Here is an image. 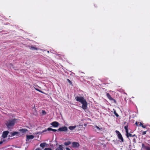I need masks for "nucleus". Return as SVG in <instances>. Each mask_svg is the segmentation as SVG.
<instances>
[{
  "instance_id": "nucleus-29",
  "label": "nucleus",
  "mask_w": 150,
  "mask_h": 150,
  "mask_svg": "<svg viewBox=\"0 0 150 150\" xmlns=\"http://www.w3.org/2000/svg\"><path fill=\"white\" fill-rule=\"evenodd\" d=\"M139 125L140 126H142V125H143L142 123L141 122H139Z\"/></svg>"
},
{
  "instance_id": "nucleus-4",
  "label": "nucleus",
  "mask_w": 150,
  "mask_h": 150,
  "mask_svg": "<svg viewBox=\"0 0 150 150\" xmlns=\"http://www.w3.org/2000/svg\"><path fill=\"white\" fill-rule=\"evenodd\" d=\"M115 132L117 135L118 138L120 140V142H123L124 139L118 130H116Z\"/></svg>"
},
{
  "instance_id": "nucleus-5",
  "label": "nucleus",
  "mask_w": 150,
  "mask_h": 150,
  "mask_svg": "<svg viewBox=\"0 0 150 150\" xmlns=\"http://www.w3.org/2000/svg\"><path fill=\"white\" fill-rule=\"evenodd\" d=\"M58 130L60 132H66L68 130V128L67 127L64 126L62 127H60L58 129Z\"/></svg>"
},
{
  "instance_id": "nucleus-34",
  "label": "nucleus",
  "mask_w": 150,
  "mask_h": 150,
  "mask_svg": "<svg viewBox=\"0 0 150 150\" xmlns=\"http://www.w3.org/2000/svg\"><path fill=\"white\" fill-rule=\"evenodd\" d=\"M3 143V142L2 141H0V144H1Z\"/></svg>"
},
{
  "instance_id": "nucleus-23",
  "label": "nucleus",
  "mask_w": 150,
  "mask_h": 150,
  "mask_svg": "<svg viewBox=\"0 0 150 150\" xmlns=\"http://www.w3.org/2000/svg\"><path fill=\"white\" fill-rule=\"evenodd\" d=\"M95 127L98 129L99 130H100L101 129L98 126H95Z\"/></svg>"
},
{
  "instance_id": "nucleus-22",
  "label": "nucleus",
  "mask_w": 150,
  "mask_h": 150,
  "mask_svg": "<svg viewBox=\"0 0 150 150\" xmlns=\"http://www.w3.org/2000/svg\"><path fill=\"white\" fill-rule=\"evenodd\" d=\"M67 81H68L69 82V83H70V84L71 85H72V83L71 82V81L69 79H67Z\"/></svg>"
},
{
  "instance_id": "nucleus-20",
  "label": "nucleus",
  "mask_w": 150,
  "mask_h": 150,
  "mask_svg": "<svg viewBox=\"0 0 150 150\" xmlns=\"http://www.w3.org/2000/svg\"><path fill=\"white\" fill-rule=\"evenodd\" d=\"M34 88L36 91H39V92H40V93H43V92L42 91H41V90H39V89H38V88H35V87H34Z\"/></svg>"
},
{
  "instance_id": "nucleus-24",
  "label": "nucleus",
  "mask_w": 150,
  "mask_h": 150,
  "mask_svg": "<svg viewBox=\"0 0 150 150\" xmlns=\"http://www.w3.org/2000/svg\"><path fill=\"white\" fill-rule=\"evenodd\" d=\"M44 150H52L50 148H45V149Z\"/></svg>"
},
{
  "instance_id": "nucleus-25",
  "label": "nucleus",
  "mask_w": 150,
  "mask_h": 150,
  "mask_svg": "<svg viewBox=\"0 0 150 150\" xmlns=\"http://www.w3.org/2000/svg\"><path fill=\"white\" fill-rule=\"evenodd\" d=\"M147 131L143 132L142 133V135H145V134H146Z\"/></svg>"
},
{
  "instance_id": "nucleus-11",
  "label": "nucleus",
  "mask_w": 150,
  "mask_h": 150,
  "mask_svg": "<svg viewBox=\"0 0 150 150\" xmlns=\"http://www.w3.org/2000/svg\"><path fill=\"white\" fill-rule=\"evenodd\" d=\"M142 148L143 149H146V150H150V147L145 146L143 143L142 144Z\"/></svg>"
},
{
  "instance_id": "nucleus-32",
  "label": "nucleus",
  "mask_w": 150,
  "mask_h": 150,
  "mask_svg": "<svg viewBox=\"0 0 150 150\" xmlns=\"http://www.w3.org/2000/svg\"><path fill=\"white\" fill-rule=\"evenodd\" d=\"M66 150H71L68 147L66 148Z\"/></svg>"
},
{
  "instance_id": "nucleus-12",
  "label": "nucleus",
  "mask_w": 150,
  "mask_h": 150,
  "mask_svg": "<svg viewBox=\"0 0 150 150\" xmlns=\"http://www.w3.org/2000/svg\"><path fill=\"white\" fill-rule=\"evenodd\" d=\"M62 145H59V147L56 149V150H63Z\"/></svg>"
},
{
  "instance_id": "nucleus-18",
  "label": "nucleus",
  "mask_w": 150,
  "mask_h": 150,
  "mask_svg": "<svg viewBox=\"0 0 150 150\" xmlns=\"http://www.w3.org/2000/svg\"><path fill=\"white\" fill-rule=\"evenodd\" d=\"M18 134V132H14L12 133L11 134V136H13Z\"/></svg>"
},
{
  "instance_id": "nucleus-30",
  "label": "nucleus",
  "mask_w": 150,
  "mask_h": 150,
  "mask_svg": "<svg viewBox=\"0 0 150 150\" xmlns=\"http://www.w3.org/2000/svg\"><path fill=\"white\" fill-rule=\"evenodd\" d=\"M142 127L143 128H145L146 127V126L145 125H142Z\"/></svg>"
},
{
  "instance_id": "nucleus-1",
  "label": "nucleus",
  "mask_w": 150,
  "mask_h": 150,
  "mask_svg": "<svg viewBox=\"0 0 150 150\" xmlns=\"http://www.w3.org/2000/svg\"><path fill=\"white\" fill-rule=\"evenodd\" d=\"M18 120V119L14 118L8 120L6 121L5 125L8 130H11L13 128L15 123L17 122Z\"/></svg>"
},
{
  "instance_id": "nucleus-9",
  "label": "nucleus",
  "mask_w": 150,
  "mask_h": 150,
  "mask_svg": "<svg viewBox=\"0 0 150 150\" xmlns=\"http://www.w3.org/2000/svg\"><path fill=\"white\" fill-rule=\"evenodd\" d=\"M79 146V144L78 142H73L72 143V146L73 148L78 147Z\"/></svg>"
},
{
  "instance_id": "nucleus-21",
  "label": "nucleus",
  "mask_w": 150,
  "mask_h": 150,
  "mask_svg": "<svg viewBox=\"0 0 150 150\" xmlns=\"http://www.w3.org/2000/svg\"><path fill=\"white\" fill-rule=\"evenodd\" d=\"M114 114L115 115L116 117H118L119 116L118 114L116 112V110H115L114 109Z\"/></svg>"
},
{
  "instance_id": "nucleus-35",
  "label": "nucleus",
  "mask_w": 150,
  "mask_h": 150,
  "mask_svg": "<svg viewBox=\"0 0 150 150\" xmlns=\"http://www.w3.org/2000/svg\"><path fill=\"white\" fill-rule=\"evenodd\" d=\"M35 150H41V149L40 148H37Z\"/></svg>"
},
{
  "instance_id": "nucleus-2",
  "label": "nucleus",
  "mask_w": 150,
  "mask_h": 150,
  "mask_svg": "<svg viewBox=\"0 0 150 150\" xmlns=\"http://www.w3.org/2000/svg\"><path fill=\"white\" fill-rule=\"evenodd\" d=\"M76 100L82 104V108L84 110L86 109L87 108L88 104L86 100L84 97L81 96H76L75 98Z\"/></svg>"
},
{
  "instance_id": "nucleus-15",
  "label": "nucleus",
  "mask_w": 150,
  "mask_h": 150,
  "mask_svg": "<svg viewBox=\"0 0 150 150\" xmlns=\"http://www.w3.org/2000/svg\"><path fill=\"white\" fill-rule=\"evenodd\" d=\"M71 142L70 141H67V142H64V144L65 146H68V145H70V144H71Z\"/></svg>"
},
{
  "instance_id": "nucleus-33",
  "label": "nucleus",
  "mask_w": 150,
  "mask_h": 150,
  "mask_svg": "<svg viewBox=\"0 0 150 150\" xmlns=\"http://www.w3.org/2000/svg\"><path fill=\"white\" fill-rule=\"evenodd\" d=\"M135 125H137V126H138V122H136L135 123Z\"/></svg>"
},
{
  "instance_id": "nucleus-19",
  "label": "nucleus",
  "mask_w": 150,
  "mask_h": 150,
  "mask_svg": "<svg viewBox=\"0 0 150 150\" xmlns=\"http://www.w3.org/2000/svg\"><path fill=\"white\" fill-rule=\"evenodd\" d=\"M30 49L31 50H38V49L36 47H30Z\"/></svg>"
},
{
  "instance_id": "nucleus-8",
  "label": "nucleus",
  "mask_w": 150,
  "mask_h": 150,
  "mask_svg": "<svg viewBox=\"0 0 150 150\" xmlns=\"http://www.w3.org/2000/svg\"><path fill=\"white\" fill-rule=\"evenodd\" d=\"M51 125L54 127H57L58 126L59 124L58 122L56 121H54L52 122L51 123Z\"/></svg>"
},
{
  "instance_id": "nucleus-28",
  "label": "nucleus",
  "mask_w": 150,
  "mask_h": 150,
  "mask_svg": "<svg viewBox=\"0 0 150 150\" xmlns=\"http://www.w3.org/2000/svg\"><path fill=\"white\" fill-rule=\"evenodd\" d=\"M132 137H135V138H137V136H136V135L135 134H134V135H133Z\"/></svg>"
},
{
  "instance_id": "nucleus-6",
  "label": "nucleus",
  "mask_w": 150,
  "mask_h": 150,
  "mask_svg": "<svg viewBox=\"0 0 150 150\" xmlns=\"http://www.w3.org/2000/svg\"><path fill=\"white\" fill-rule=\"evenodd\" d=\"M106 96L108 98L111 100H113V102L114 103H116V100L115 99H114L113 98H112L111 95H110V94L109 93H107L106 94Z\"/></svg>"
},
{
  "instance_id": "nucleus-26",
  "label": "nucleus",
  "mask_w": 150,
  "mask_h": 150,
  "mask_svg": "<svg viewBox=\"0 0 150 150\" xmlns=\"http://www.w3.org/2000/svg\"><path fill=\"white\" fill-rule=\"evenodd\" d=\"M47 131H48V130H47V129H45V130H43L42 131V133H44V132H46Z\"/></svg>"
},
{
  "instance_id": "nucleus-27",
  "label": "nucleus",
  "mask_w": 150,
  "mask_h": 150,
  "mask_svg": "<svg viewBox=\"0 0 150 150\" xmlns=\"http://www.w3.org/2000/svg\"><path fill=\"white\" fill-rule=\"evenodd\" d=\"M136 138H133V140H132L133 142L135 143V142H136Z\"/></svg>"
},
{
  "instance_id": "nucleus-14",
  "label": "nucleus",
  "mask_w": 150,
  "mask_h": 150,
  "mask_svg": "<svg viewBox=\"0 0 150 150\" xmlns=\"http://www.w3.org/2000/svg\"><path fill=\"white\" fill-rule=\"evenodd\" d=\"M47 130L48 131H53L54 132H55L56 131H58V129H52L51 128H47Z\"/></svg>"
},
{
  "instance_id": "nucleus-17",
  "label": "nucleus",
  "mask_w": 150,
  "mask_h": 150,
  "mask_svg": "<svg viewBox=\"0 0 150 150\" xmlns=\"http://www.w3.org/2000/svg\"><path fill=\"white\" fill-rule=\"evenodd\" d=\"M20 131L22 133H24L27 132L28 130L26 129H20Z\"/></svg>"
},
{
  "instance_id": "nucleus-16",
  "label": "nucleus",
  "mask_w": 150,
  "mask_h": 150,
  "mask_svg": "<svg viewBox=\"0 0 150 150\" xmlns=\"http://www.w3.org/2000/svg\"><path fill=\"white\" fill-rule=\"evenodd\" d=\"M46 144V143L43 142L40 144V146L42 148H44Z\"/></svg>"
},
{
  "instance_id": "nucleus-13",
  "label": "nucleus",
  "mask_w": 150,
  "mask_h": 150,
  "mask_svg": "<svg viewBox=\"0 0 150 150\" xmlns=\"http://www.w3.org/2000/svg\"><path fill=\"white\" fill-rule=\"evenodd\" d=\"M76 127V125L74 126H70L69 127V129L70 130H73Z\"/></svg>"
},
{
  "instance_id": "nucleus-10",
  "label": "nucleus",
  "mask_w": 150,
  "mask_h": 150,
  "mask_svg": "<svg viewBox=\"0 0 150 150\" xmlns=\"http://www.w3.org/2000/svg\"><path fill=\"white\" fill-rule=\"evenodd\" d=\"M34 138V136L33 135H27L26 141H28L30 139H33Z\"/></svg>"
},
{
  "instance_id": "nucleus-7",
  "label": "nucleus",
  "mask_w": 150,
  "mask_h": 150,
  "mask_svg": "<svg viewBox=\"0 0 150 150\" xmlns=\"http://www.w3.org/2000/svg\"><path fill=\"white\" fill-rule=\"evenodd\" d=\"M9 132L8 131H4L3 132L2 134V137L3 138H4L7 137V135Z\"/></svg>"
},
{
  "instance_id": "nucleus-3",
  "label": "nucleus",
  "mask_w": 150,
  "mask_h": 150,
  "mask_svg": "<svg viewBox=\"0 0 150 150\" xmlns=\"http://www.w3.org/2000/svg\"><path fill=\"white\" fill-rule=\"evenodd\" d=\"M124 128L125 130V132L126 133V137L128 138L129 137H132L133 135L129 133L128 132V124L127 123L126 125L124 127Z\"/></svg>"
},
{
  "instance_id": "nucleus-36",
  "label": "nucleus",
  "mask_w": 150,
  "mask_h": 150,
  "mask_svg": "<svg viewBox=\"0 0 150 150\" xmlns=\"http://www.w3.org/2000/svg\"><path fill=\"white\" fill-rule=\"evenodd\" d=\"M126 122H125V123H124V124H125Z\"/></svg>"
},
{
  "instance_id": "nucleus-31",
  "label": "nucleus",
  "mask_w": 150,
  "mask_h": 150,
  "mask_svg": "<svg viewBox=\"0 0 150 150\" xmlns=\"http://www.w3.org/2000/svg\"><path fill=\"white\" fill-rule=\"evenodd\" d=\"M42 113H43L44 114H46V112H45L44 110H42Z\"/></svg>"
}]
</instances>
